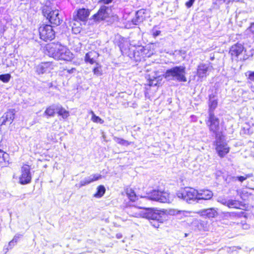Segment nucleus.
Returning <instances> with one entry per match:
<instances>
[{
  "instance_id": "1",
  "label": "nucleus",
  "mask_w": 254,
  "mask_h": 254,
  "mask_svg": "<svg viewBox=\"0 0 254 254\" xmlns=\"http://www.w3.org/2000/svg\"><path fill=\"white\" fill-rule=\"evenodd\" d=\"M47 50L49 56L55 59L69 61L72 58V54L70 51L59 43L49 44L47 46Z\"/></svg>"
},
{
  "instance_id": "2",
  "label": "nucleus",
  "mask_w": 254,
  "mask_h": 254,
  "mask_svg": "<svg viewBox=\"0 0 254 254\" xmlns=\"http://www.w3.org/2000/svg\"><path fill=\"white\" fill-rule=\"evenodd\" d=\"M185 67L179 66L167 70L165 74V77L169 79L176 80L179 82H186Z\"/></svg>"
},
{
  "instance_id": "3",
  "label": "nucleus",
  "mask_w": 254,
  "mask_h": 254,
  "mask_svg": "<svg viewBox=\"0 0 254 254\" xmlns=\"http://www.w3.org/2000/svg\"><path fill=\"white\" fill-rule=\"evenodd\" d=\"M150 199L162 203H171L174 198L173 194L168 191L153 190L148 196Z\"/></svg>"
},
{
  "instance_id": "4",
  "label": "nucleus",
  "mask_w": 254,
  "mask_h": 254,
  "mask_svg": "<svg viewBox=\"0 0 254 254\" xmlns=\"http://www.w3.org/2000/svg\"><path fill=\"white\" fill-rule=\"evenodd\" d=\"M197 190L192 188H185L181 189L177 193V196L190 202L191 200H197Z\"/></svg>"
},
{
  "instance_id": "5",
  "label": "nucleus",
  "mask_w": 254,
  "mask_h": 254,
  "mask_svg": "<svg viewBox=\"0 0 254 254\" xmlns=\"http://www.w3.org/2000/svg\"><path fill=\"white\" fill-rule=\"evenodd\" d=\"M206 124L209 130L215 134L216 137L221 136L220 133L218 132L220 128L219 120L214 115L213 112H210L208 119L206 121Z\"/></svg>"
},
{
  "instance_id": "6",
  "label": "nucleus",
  "mask_w": 254,
  "mask_h": 254,
  "mask_svg": "<svg viewBox=\"0 0 254 254\" xmlns=\"http://www.w3.org/2000/svg\"><path fill=\"white\" fill-rule=\"evenodd\" d=\"M216 146L215 149L219 157L222 158L224 157L230 151V148L228 147L227 143L224 139L222 135L216 137L215 141Z\"/></svg>"
},
{
  "instance_id": "7",
  "label": "nucleus",
  "mask_w": 254,
  "mask_h": 254,
  "mask_svg": "<svg viewBox=\"0 0 254 254\" xmlns=\"http://www.w3.org/2000/svg\"><path fill=\"white\" fill-rule=\"evenodd\" d=\"M43 13L52 24L56 25L61 24L62 20L59 17L58 10H50L48 7H45L43 9Z\"/></svg>"
},
{
  "instance_id": "8",
  "label": "nucleus",
  "mask_w": 254,
  "mask_h": 254,
  "mask_svg": "<svg viewBox=\"0 0 254 254\" xmlns=\"http://www.w3.org/2000/svg\"><path fill=\"white\" fill-rule=\"evenodd\" d=\"M40 37L44 41L52 40L55 38V32L50 25H43L39 28Z\"/></svg>"
},
{
  "instance_id": "9",
  "label": "nucleus",
  "mask_w": 254,
  "mask_h": 254,
  "mask_svg": "<svg viewBox=\"0 0 254 254\" xmlns=\"http://www.w3.org/2000/svg\"><path fill=\"white\" fill-rule=\"evenodd\" d=\"M140 208L136 207V212L132 214V216L136 217H145L149 219L158 221L160 216L158 213L153 212L152 210H145L142 211L140 210Z\"/></svg>"
},
{
  "instance_id": "10",
  "label": "nucleus",
  "mask_w": 254,
  "mask_h": 254,
  "mask_svg": "<svg viewBox=\"0 0 254 254\" xmlns=\"http://www.w3.org/2000/svg\"><path fill=\"white\" fill-rule=\"evenodd\" d=\"M213 69V66L211 63L200 64L197 68V75L199 78L206 77L208 75V72Z\"/></svg>"
},
{
  "instance_id": "11",
  "label": "nucleus",
  "mask_w": 254,
  "mask_h": 254,
  "mask_svg": "<svg viewBox=\"0 0 254 254\" xmlns=\"http://www.w3.org/2000/svg\"><path fill=\"white\" fill-rule=\"evenodd\" d=\"M30 167L25 165L21 168V175L19 177V183L25 185L29 183L31 180V175L30 172Z\"/></svg>"
},
{
  "instance_id": "12",
  "label": "nucleus",
  "mask_w": 254,
  "mask_h": 254,
  "mask_svg": "<svg viewBox=\"0 0 254 254\" xmlns=\"http://www.w3.org/2000/svg\"><path fill=\"white\" fill-rule=\"evenodd\" d=\"M112 9L105 5L101 7L98 13L94 15L95 19L97 21L105 19L111 14Z\"/></svg>"
},
{
  "instance_id": "13",
  "label": "nucleus",
  "mask_w": 254,
  "mask_h": 254,
  "mask_svg": "<svg viewBox=\"0 0 254 254\" xmlns=\"http://www.w3.org/2000/svg\"><path fill=\"white\" fill-rule=\"evenodd\" d=\"M54 69V65L51 62L42 63L36 67V71L38 74L50 72Z\"/></svg>"
},
{
  "instance_id": "14",
  "label": "nucleus",
  "mask_w": 254,
  "mask_h": 254,
  "mask_svg": "<svg viewBox=\"0 0 254 254\" xmlns=\"http://www.w3.org/2000/svg\"><path fill=\"white\" fill-rule=\"evenodd\" d=\"M244 47L241 44L237 43L233 45L229 51V53L231 55L232 59L238 58L244 51Z\"/></svg>"
},
{
  "instance_id": "15",
  "label": "nucleus",
  "mask_w": 254,
  "mask_h": 254,
  "mask_svg": "<svg viewBox=\"0 0 254 254\" xmlns=\"http://www.w3.org/2000/svg\"><path fill=\"white\" fill-rule=\"evenodd\" d=\"M201 216L206 217L209 218H214L218 215L217 210L214 208L204 209L197 212Z\"/></svg>"
},
{
  "instance_id": "16",
  "label": "nucleus",
  "mask_w": 254,
  "mask_h": 254,
  "mask_svg": "<svg viewBox=\"0 0 254 254\" xmlns=\"http://www.w3.org/2000/svg\"><path fill=\"white\" fill-rule=\"evenodd\" d=\"M197 200H209L213 195V192L209 190H197Z\"/></svg>"
},
{
  "instance_id": "17",
  "label": "nucleus",
  "mask_w": 254,
  "mask_h": 254,
  "mask_svg": "<svg viewBox=\"0 0 254 254\" xmlns=\"http://www.w3.org/2000/svg\"><path fill=\"white\" fill-rule=\"evenodd\" d=\"M14 118V114L13 111H9L0 118V125H5L7 122L11 123Z\"/></svg>"
},
{
  "instance_id": "18",
  "label": "nucleus",
  "mask_w": 254,
  "mask_h": 254,
  "mask_svg": "<svg viewBox=\"0 0 254 254\" xmlns=\"http://www.w3.org/2000/svg\"><path fill=\"white\" fill-rule=\"evenodd\" d=\"M99 56V54L96 51H90L85 55V61L86 63L93 64L96 63V60L98 59Z\"/></svg>"
},
{
  "instance_id": "19",
  "label": "nucleus",
  "mask_w": 254,
  "mask_h": 254,
  "mask_svg": "<svg viewBox=\"0 0 254 254\" xmlns=\"http://www.w3.org/2000/svg\"><path fill=\"white\" fill-rule=\"evenodd\" d=\"M70 26L72 27V30L75 34L78 33L81 29V21L76 18V17H73L72 21H70Z\"/></svg>"
},
{
  "instance_id": "20",
  "label": "nucleus",
  "mask_w": 254,
  "mask_h": 254,
  "mask_svg": "<svg viewBox=\"0 0 254 254\" xmlns=\"http://www.w3.org/2000/svg\"><path fill=\"white\" fill-rule=\"evenodd\" d=\"M187 213V211L184 210H180L174 208L166 209L165 211V213L167 215L176 216L180 217V218H182L183 216H185Z\"/></svg>"
},
{
  "instance_id": "21",
  "label": "nucleus",
  "mask_w": 254,
  "mask_h": 254,
  "mask_svg": "<svg viewBox=\"0 0 254 254\" xmlns=\"http://www.w3.org/2000/svg\"><path fill=\"white\" fill-rule=\"evenodd\" d=\"M89 15V11L85 8L80 9L77 11L76 18L81 21H85Z\"/></svg>"
},
{
  "instance_id": "22",
  "label": "nucleus",
  "mask_w": 254,
  "mask_h": 254,
  "mask_svg": "<svg viewBox=\"0 0 254 254\" xmlns=\"http://www.w3.org/2000/svg\"><path fill=\"white\" fill-rule=\"evenodd\" d=\"M9 155L3 151L0 150V165L4 166L8 162Z\"/></svg>"
},
{
  "instance_id": "23",
  "label": "nucleus",
  "mask_w": 254,
  "mask_h": 254,
  "mask_svg": "<svg viewBox=\"0 0 254 254\" xmlns=\"http://www.w3.org/2000/svg\"><path fill=\"white\" fill-rule=\"evenodd\" d=\"M58 109V105H52L48 107L44 112V114L48 117L54 116L56 111Z\"/></svg>"
},
{
  "instance_id": "24",
  "label": "nucleus",
  "mask_w": 254,
  "mask_h": 254,
  "mask_svg": "<svg viewBox=\"0 0 254 254\" xmlns=\"http://www.w3.org/2000/svg\"><path fill=\"white\" fill-rule=\"evenodd\" d=\"M144 13L142 10H139L136 13V17L132 20V22L134 25H137L141 22L143 21V17L142 15Z\"/></svg>"
},
{
  "instance_id": "25",
  "label": "nucleus",
  "mask_w": 254,
  "mask_h": 254,
  "mask_svg": "<svg viewBox=\"0 0 254 254\" xmlns=\"http://www.w3.org/2000/svg\"><path fill=\"white\" fill-rule=\"evenodd\" d=\"M126 192L127 195L131 201H135L136 198V195L135 192L131 188H127Z\"/></svg>"
},
{
  "instance_id": "26",
  "label": "nucleus",
  "mask_w": 254,
  "mask_h": 254,
  "mask_svg": "<svg viewBox=\"0 0 254 254\" xmlns=\"http://www.w3.org/2000/svg\"><path fill=\"white\" fill-rule=\"evenodd\" d=\"M57 111L59 115L62 116L64 119L67 118L69 115V112L60 105H58Z\"/></svg>"
},
{
  "instance_id": "27",
  "label": "nucleus",
  "mask_w": 254,
  "mask_h": 254,
  "mask_svg": "<svg viewBox=\"0 0 254 254\" xmlns=\"http://www.w3.org/2000/svg\"><path fill=\"white\" fill-rule=\"evenodd\" d=\"M240 206V203L239 201L236 200L229 199L228 200L227 206L229 207H233L235 208H239Z\"/></svg>"
},
{
  "instance_id": "28",
  "label": "nucleus",
  "mask_w": 254,
  "mask_h": 254,
  "mask_svg": "<svg viewBox=\"0 0 254 254\" xmlns=\"http://www.w3.org/2000/svg\"><path fill=\"white\" fill-rule=\"evenodd\" d=\"M105 188L103 186H99L97 188V192L94 194V196L96 197H102L105 192Z\"/></svg>"
},
{
  "instance_id": "29",
  "label": "nucleus",
  "mask_w": 254,
  "mask_h": 254,
  "mask_svg": "<svg viewBox=\"0 0 254 254\" xmlns=\"http://www.w3.org/2000/svg\"><path fill=\"white\" fill-rule=\"evenodd\" d=\"M93 72L96 76H100L102 74V66L99 63H96V66L93 68Z\"/></svg>"
},
{
  "instance_id": "30",
  "label": "nucleus",
  "mask_w": 254,
  "mask_h": 254,
  "mask_svg": "<svg viewBox=\"0 0 254 254\" xmlns=\"http://www.w3.org/2000/svg\"><path fill=\"white\" fill-rule=\"evenodd\" d=\"M114 140L117 143L120 144L121 145L128 146L130 144V143L128 141L125 140L123 138H119L117 137H114Z\"/></svg>"
},
{
  "instance_id": "31",
  "label": "nucleus",
  "mask_w": 254,
  "mask_h": 254,
  "mask_svg": "<svg viewBox=\"0 0 254 254\" xmlns=\"http://www.w3.org/2000/svg\"><path fill=\"white\" fill-rule=\"evenodd\" d=\"M90 113L92 115L91 120L96 123H100L101 124L104 123V121L101 119L99 117L95 115L93 111H91Z\"/></svg>"
},
{
  "instance_id": "32",
  "label": "nucleus",
  "mask_w": 254,
  "mask_h": 254,
  "mask_svg": "<svg viewBox=\"0 0 254 254\" xmlns=\"http://www.w3.org/2000/svg\"><path fill=\"white\" fill-rule=\"evenodd\" d=\"M217 106V100H215V99H212L210 98L209 100V114L210 113V111H211L212 112H213V110L216 108Z\"/></svg>"
},
{
  "instance_id": "33",
  "label": "nucleus",
  "mask_w": 254,
  "mask_h": 254,
  "mask_svg": "<svg viewBox=\"0 0 254 254\" xmlns=\"http://www.w3.org/2000/svg\"><path fill=\"white\" fill-rule=\"evenodd\" d=\"M94 181L92 179L91 177L90 176L87 177L84 179V180L81 181L80 183V187H83L84 186H85L86 185H88L91 183L93 182Z\"/></svg>"
},
{
  "instance_id": "34",
  "label": "nucleus",
  "mask_w": 254,
  "mask_h": 254,
  "mask_svg": "<svg viewBox=\"0 0 254 254\" xmlns=\"http://www.w3.org/2000/svg\"><path fill=\"white\" fill-rule=\"evenodd\" d=\"M11 75L8 73L0 75V80L2 81L4 83L8 82L9 81Z\"/></svg>"
},
{
  "instance_id": "35",
  "label": "nucleus",
  "mask_w": 254,
  "mask_h": 254,
  "mask_svg": "<svg viewBox=\"0 0 254 254\" xmlns=\"http://www.w3.org/2000/svg\"><path fill=\"white\" fill-rule=\"evenodd\" d=\"M253 176L252 174H247L244 176H239L237 177H233V179L235 180L238 179L240 182H243L244 181L246 180L247 178H250Z\"/></svg>"
},
{
  "instance_id": "36",
  "label": "nucleus",
  "mask_w": 254,
  "mask_h": 254,
  "mask_svg": "<svg viewBox=\"0 0 254 254\" xmlns=\"http://www.w3.org/2000/svg\"><path fill=\"white\" fill-rule=\"evenodd\" d=\"M90 176L91 177L94 182L102 178V175L99 174H93Z\"/></svg>"
},
{
  "instance_id": "37",
  "label": "nucleus",
  "mask_w": 254,
  "mask_h": 254,
  "mask_svg": "<svg viewBox=\"0 0 254 254\" xmlns=\"http://www.w3.org/2000/svg\"><path fill=\"white\" fill-rule=\"evenodd\" d=\"M157 84H158V81L156 80V78H155L154 79H150L149 81L148 85L149 86H157Z\"/></svg>"
},
{
  "instance_id": "38",
  "label": "nucleus",
  "mask_w": 254,
  "mask_h": 254,
  "mask_svg": "<svg viewBox=\"0 0 254 254\" xmlns=\"http://www.w3.org/2000/svg\"><path fill=\"white\" fill-rule=\"evenodd\" d=\"M217 201L221 203V204L226 205L227 206L228 200L225 198H219L217 199Z\"/></svg>"
},
{
  "instance_id": "39",
  "label": "nucleus",
  "mask_w": 254,
  "mask_h": 254,
  "mask_svg": "<svg viewBox=\"0 0 254 254\" xmlns=\"http://www.w3.org/2000/svg\"><path fill=\"white\" fill-rule=\"evenodd\" d=\"M21 236L19 235H15L13 239L10 241V244L16 243Z\"/></svg>"
},
{
  "instance_id": "40",
  "label": "nucleus",
  "mask_w": 254,
  "mask_h": 254,
  "mask_svg": "<svg viewBox=\"0 0 254 254\" xmlns=\"http://www.w3.org/2000/svg\"><path fill=\"white\" fill-rule=\"evenodd\" d=\"M195 0H189V1H188V2H187L186 3V6H187L188 8L190 7L192 5V4H193V2H194V1Z\"/></svg>"
},
{
  "instance_id": "41",
  "label": "nucleus",
  "mask_w": 254,
  "mask_h": 254,
  "mask_svg": "<svg viewBox=\"0 0 254 254\" xmlns=\"http://www.w3.org/2000/svg\"><path fill=\"white\" fill-rule=\"evenodd\" d=\"M249 78L252 80L254 81V71H250L249 74Z\"/></svg>"
},
{
  "instance_id": "42",
  "label": "nucleus",
  "mask_w": 254,
  "mask_h": 254,
  "mask_svg": "<svg viewBox=\"0 0 254 254\" xmlns=\"http://www.w3.org/2000/svg\"><path fill=\"white\" fill-rule=\"evenodd\" d=\"M161 32L159 30H156L153 33V35L154 37L158 36L160 34Z\"/></svg>"
},
{
  "instance_id": "43",
  "label": "nucleus",
  "mask_w": 254,
  "mask_h": 254,
  "mask_svg": "<svg viewBox=\"0 0 254 254\" xmlns=\"http://www.w3.org/2000/svg\"><path fill=\"white\" fill-rule=\"evenodd\" d=\"M113 0H102L101 1V2H103L104 4H108L112 2Z\"/></svg>"
},
{
  "instance_id": "44",
  "label": "nucleus",
  "mask_w": 254,
  "mask_h": 254,
  "mask_svg": "<svg viewBox=\"0 0 254 254\" xmlns=\"http://www.w3.org/2000/svg\"><path fill=\"white\" fill-rule=\"evenodd\" d=\"M75 70V68H72L71 69H68L67 70V72L69 73H73L74 71Z\"/></svg>"
},
{
  "instance_id": "45",
  "label": "nucleus",
  "mask_w": 254,
  "mask_h": 254,
  "mask_svg": "<svg viewBox=\"0 0 254 254\" xmlns=\"http://www.w3.org/2000/svg\"><path fill=\"white\" fill-rule=\"evenodd\" d=\"M116 237L118 239H121L122 237L121 234H117Z\"/></svg>"
},
{
  "instance_id": "46",
  "label": "nucleus",
  "mask_w": 254,
  "mask_h": 254,
  "mask_svg": "<svg viewBox=\"0 0 254 254\" xmlns=\"http://www.w3.org/2000/svg\"><path fill=\"white\" fill-rule=\"evenodd\" d=\"M152 225L155 227V228H158L159 227V224L158 223H157L156 224H152Z\"/></svg>"
},
{
  "instance_id": "47",
  "label": "nucleus",
  "mask_w": 254,
  "mask_h": 254,
  "mask_svg": "<svg viewBox=\"0 0 254 254\" xmlns=\"http://www.w3.org/2000/svg\"><path fill=\"white\" fill-rule=\"evenodd\" d=\"M16 243H14V244H10V242L9 243V247H10V248L11 247H13Z\"/></svg>"
}]
</instances>
